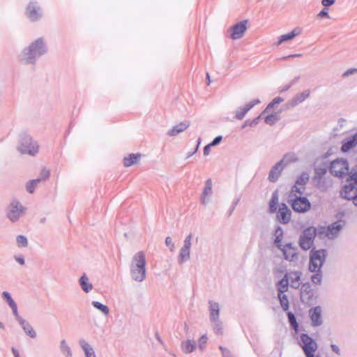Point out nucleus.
Wrapping results in <instances>:
<instances>
[{
    "label": "nucleus",
    "mask_w": 357,
    "mask_h": 357,
    "mask_svg": "<svg viewBox=\"0 0 357 357\" xmlns=\"http://www.w3.org/2000/svg\"><path fill=\"white\" fill-rule=\"evenodd\" d=\"M46 52L47 47L43 38H38L21 52L19 61L22 64H33Z\"/></svg>",
    "instance_id": "f257e3e1"
},
{
    "label": "nucleus",
    "mask_w": 357,
    "mask_h": 357,
    "mask_svg": "<svg viewBox=\"0 0 357 357\" xmlns=\"http://www.w3.org/2000/svg\"><path fill=\"white\" fill-rule=\"evenodd\" d=\"M146 255L144 252L139 251L132 257L130 271L132 280L137 282H143L146 278Z\"/></svg>",
    "instance_id": "f03ea898"
},
{
    "label": "nucleus",
    "mask_w": 357,
    "mask_h": 357,
    "mask_svg": "<svg viewBox=\"0 0 357 357\" xmlns=\"http://www.w3.org/2000/svg\"><path fill=\"white\" fill-rule=\"evenodd\" d=\"M348 174L347 181L351 183L344 185L340 191V195L345 199L351 200L357 206V165L351 169Z\"/></svg>",
    "instance_id": "7ed1b4c3"
},
{
    "label": "nucleus",
    "mask_w": 357,
    "mask_h": 357,
    "mask_svg": "<svg viewBox=\"0 0 357 357\" xmlns=\"http://www.w3.org/2000/svg\"><path fill=\"white\" fill-rule=\"evenodd\" d=\"M209 311V320L213 331L216 334L222 335L223 333V324L220 319V305L218 302L209 300L208 302Z\"/></svg>",
    "instance_id": "20e7f679"
},
{
    "label": "nucleus",
    "mask_w": 357,
    "mask_h": 357,
    "mask_svg": "<svg viewBox=\"0 0 357 357\" xmlns=\"http://www.w3.org/2000/svg\"><path fill=\"white\" fill-rule=\"evenodd\" d=\"M326 250H312L310 252L309 271L314 272L321 270L326 261Z\"/></svg>",
    "instance_id": "39448f33"
},
{
    "label": "nucleus",
    "mask_w": 357,
    "mask_h": 357,
    "mask_svg": "<svg viewBox=\"0 0 357 357\" xmlns=\"http://www.w3.org/2000/svg\"><path fill=\"white\" fill-rule=\"evenodd\" d=\"M299 345L303 350L306 357H315L314 353L317 350V342L306 333L300 335Z\"/></svg>",
    "instance_id": "423d86ee"
},
{
    "label": "nucleus",
    "mask_w": 357,
    "mask_h": 357,
    "mask_svg": "<svg viewBox=\"0 0 357 357\" xmlns=\"http://www.w3.org/2000/svg\"><path fill=\"white\" fill-rule=\"evenodd\" d=\"M17 150L22 154L28 153L34 155L38 151V146L33 142L32 138L27 135L21 136Z\"/></svg>",
    "instance_id": "0eeeda50"
},
{
    "label": "nucleus",
    "mask_w": 357,
    "mask_h": 357,
    "mask_svg": "<svg viewBox=\"0 0 357 357\" xmlns=\"http://www.w3.org/2000/svg\"><path fill=\"white\" fill-rule=\"evenodd\" d=\"M288 199L293 210L296 212L304 213L311 208L310 201L305 197L292 195H289Z\"/></svg>",
    "instance_id": "6e6552de"
},
{
    "label": "nucleus",
    "mask_w": 357,
    "mask_h": 357,
    "mask_svg": "<svg viewBox=\"0 0 357 357\" xmlns=\"http://www.w3.org/2000/svg\"><path fill=\"white\" fill-rule=\"evenodd\" d=\"M25 211L26 208H24L20 202L13 200L7 207L6 214L8 218L12 222H15L24 215Z\"/></svg>",
    "instance_id": "1a4fd4ad"
},
{
    "label": "nucleus",
    "mask_w": 357,
    "mask_h": 357,
    "mask_svg": "<svg viewBox=\"0 0 357 357\" xmlns=\"http://www.w3.org/2000/svg\"><path fill=\"white\" fill-rule=\"evenodd\" d=\"M330 172L332 175L343 178L349 173V163L347 160L337 158L331 162Z\"/></svg>",
    "instance_id": "9d476101"
},
{
    "label": "nucleus",
    "mask_w": 357,
    "mask_h": 357,
    "mask_svg": "<svg viewBox=\"0 0 357 357\" xmlns=\"http://www.w3.org/2000/svg\"><path fill=\"white\" fill-rule=\"evenodd\" d=\"M317 235V228L309 227L305 229L299 238V245L304 250H307L313 245L314 238Z\"/></svg>",
    "instance_id": "9b49d317"
},
{
    "label": "nucleus",
    "mask_w": 357,
    "mask_h": 357,
    "mask_svg": "<svg viewBox=\"0 0 357 357\" xmlns=\"http://www.w3.org/2000/svg\"><path fill=\"white\" fill-rule=\"evenodd\" d=\"M284 255V258L289 261H295L298 259V248L291 243L285 245H279L278 248Z\"/></svg>",
    "instance_id": "f8f14e48"
},
{
    "label": "nucleus",
    "mask_w": 357,
    "mask_h": 357,
    "mask_svg": "<svg viewBox=\"0 0 357 357\" xmlns=\"http://www.w3.org/2000/svg\"><path fill=\"white\" fill-rule=\"evenodd\" d=\"M300 296L302 303L307 304L314 299V291L309 282L303 284L301 287Z\"/></svg>",
    "instance_id": "ddd939ff"
},
{
    "label": "nucleus",
    "mask_w": 357,
    "mask_h": 357,
    "mask_svg": "<svg viewBox=\"0 0 357 357\" xmlns=\"http://www.w3.org/2000/svg\"><path fill=\"white\" fill-rule=\"evenodd\" d=\"M247 20L241 21L230 28L231 31V38L233 40L241 38L247 30Z\"/></svg>",
    "instance_id": "4468645a"
},
{
    "label": "nucleus",
    "mask_w": 357,
    "mask_h": 357,
    "mask_svg": "<svg viewBox=\"0 0 357 357\" xmlns=\"http://www.w3.org/2000/svg\"><path fill=\"white\" fill-rule=\"evenodd\" d=\"M213 194V182L211 178H208L205 181L204 188L203 189V192L200 196V202L201 203L206 206L211 199V197Z\"/></svg>",
    "instance_id": "2eb2a0df"
},
{
    "label": "nucleus",
    "mask_w": 357,
    "mask_h": 357,
    "mask_svg": "<svg viewBox=\"0 0 357 357\" xmlns=\"http://www.w3.org/2000/svg\"><path fill=\"white\" fill-rule=\"evenodd\" d=\"M322 309L320 306L311 308L309 311V315L312 321V326L314 327L319 326L322 324L321 317Z\"/></svg>",
    "instance_id": "dca6fc26"
},
{
    "label": "nucleus",
    "mask_w": 357,
    "mask_h": 357,
    "mask_svg": "<svg viewBox=\"0 0 357 357\" xmlns=\"http://www.w3.org/2000/svg\"><path fill=\"white\" fill-rule=\"evenodd\" d=\"M26 14L31 21H36L42 15V12L36 2L30 1L26 8Z\"/></svg>",
    "instance_id": "f3484780"
},
{
    "label": "nucleus",
    "mask_w": 357,
    "mask_h": 357,
    "mask_svg": "<svg viewBox=\"0 0 357 357\" xmlns=\"http://www.w3.org/2000/svg\"><path fill=\"white\" fill-rule=\"evenodd\" d=\"M287 155H285L283 159L278 162L271 169L268 174V180L271 182L275 183L278 181L279 176H280L282 171L283 169L282 163L284 162V158H286Z\"/></svg>",
    "instance_id": "a211bd4d"
},
{
    "label": "nucleus",
    "mask_w": 357,
    "mask_h": 357,
    "mask_svg": "<svg viewBox=\"0 0 357 357\" xmlns=\"http://www.w3.org/2000/svg\"><path fill=\"white\" fill-rule=\"evenodd\" d=\"M285 275H287L289 282H290V285L292 288L297 289L301 286V277L303 275L301 271H294Z\"/></svg>",
    "instance_id": "6ab92c4d"
},
{
    "label": "nucleus",
    "mask_w": 357,
    "mask_h": 357,
    "mask_svg": "<svg viewBox=\"0 0 357 357\" xmlns=\"http://www.w3.org/2000/svg\"><path fill=\"white\" fill-rule=\"evenodd\" d=\"M259 103L260 100L259 99H255L246 104L244 107H238L235 112V118L238 120L243 119L249 110Z\"/></svg>",
    "instance_id": "aec40b11"
},
{
    "label": "nucleus",
    "mask_w": 357,
    "mask_h": 357,
    "mask_svg": "<svg viewBox=\"0 0 357 357\" xmlns=\"http://www.w3.org/2000/svg\"><path fill=\"white\" fill-rule=\"evenodd\" d=\"M291 212L285 204L280 206L278 211V218L282 224H287L291 220Z\"/></svg>",
    "instance_id": "412c9836"
},
{
    "label": "nucleus",
    "mask_w": 357,
    "mask_h": 357,
    "mask_svg": "<svg viewBox=\"0 0 357 357\" xmlns=\"http://www.w3.org/2000/svg\"><path fill=\"white\" fill-rule=\"evenodd\" d=\"M310 96V91L305 90L301 93H297L294 96V97L289 100L287 106L288 107H294L297 106L298 104L303 102L305 99H307Z\"/></svg>",
    "instance_id": "4be33fe9"
},
{
    "label": "nucleus",
    "mask_w": 357,
    "mask_h": 357,
    "mask_svg": "<svg viewBox=\"0 0 357 357\" xmlns=\"http://www.w3.org/2000/svg\"><path fill=\"white\" fill-rule=\"evenodd\" d=\"M357 145V133L346 138L342 141L341 150L342 152H347Z\"/></svg>",
    "instance_id": "5701e85b"
},
{
    "label": "nucleus",
    "mask_w": 357,
    "mask_h": 357,
    "mask_svg": "<svg viewBox=\"0 0 357 357\" xmlns=\"http://www.w3.org/2000/svg\"><path fill=\"white\" fill-rule=\"evenodd\" d=\"M190 126L189 121H183L178 123L172 127V129L169 130L167 135L170 137H175L179 133L185 130Z\"/></svg>",
    "instance_id": "b1692460"
},
{
    "label": "nucleus",
    "mask_w": 357,
    "mask_h": 357,
    "mask_svg": "<svg viewBox=\"0 0 357 357\" xmlns=\"http://www.w3.org/2000/svg\"><path fill=\"white\" fill-rule=\"evenodd\" d=\"M78 344L84 351L85 357H96L93 348L84 339H80Z\"/></svg>",
    "instance_id": "393cba45"
},
{
    "label": "nucleus",
    "mask_w": 357,
    "mask_h": 357,
    "mask_svg": "<svg viewBox=\"0 0 357 357\" xmlns=\"http://www.w3.org/2000/svg\"><path fill=\"white\" fill-rule=\"evenodd\" d=\"M59 349L63 357H73V350L66 340L62 339L59 342Z\"/></svg>",
    "instance_id": "a878e982"
},
{
    "label": "nucleus",
    "mask_w": 357,
    "mask_h": 357,
    "mask_svg": "<svg viewBox=\"0 0 357 357\" xmlns=\"http://www.w3.org/2000/svg\"><path fill=\"white\" fill-rule=\"evenodd\" d=\"M18 323L21 326L22 328L23 329L24 332L26 335H28L31 338L36 337L37 333L29 321L23 319H20Z\"/></svg>",
    "instance_id": "bb28decb"
},
{
    "label": "nucleus",
    "mask_w": 357,
    "mask_h": 357,
    "mask_svg": "<svg viewBox=\"0 0 357 357\" xmlns=\"http://www.w3.org/2000/svg\"><path fill=\"white\" fill-rule=\"evenodd\" d=\"M79 284L82 291L85 293H89L93 289V284L90 282L88 276L85 273L79 278Z\"/></svg>",
    "instance_id": "cd10ccee"
},
{
    "label": "nucleus",
    "mask_w": 357,
    "mask_h": 357,
    "mask_svg": "<svg viewBox=\"0 0 357 357\" xmlns=\"http://www.w3.org/2000/svg\"><path fill=\"white\" fill-rule=\"evenodd\" d=\"M329 231L328 233V238L333 239L336 238L339 232L342 228V225L340 222H335L328 226Z\"/></svg>",
    "instance_id": "c85d7f7f"
},
{
    "label": "nucleus",
    "mask_w": 357,
    "mask_h": 357,
    "mask_svg": "<svg viewBox=\"0 0 357 357\" xmlns=\"http://www.w3.org/2000/svg\"><path fill=\"white\" fill-rule=\"evenodd\" d=\"M300 33L301 31L298 29H295L288 33L280 36L279 37L278 42L277 43V45L279 46L286 41L292 40L296 36H298Z\"/></svg>",
    "instance_id": "c756f323"
},
{
    "label": "nucleus",
    "mask_w": 357,
    "mask_h": 357,
    "mask_svg": "<svg viewBox=\"0 0 357 357\" xmlns=\"http://www.w3.org/2000/svg\"><path fill=\"white\" fill-rule=\"evenodd\" d=\"M140 158L139 154H130L128 157L124 158L123 165L125 167H130L137 164Z\"/></svg>",
    "instance_id": "7c9ffc66"
},
{
    "label": "nucleus",
    "mask_w": 357,
    "mask_h": 357,
    "mask_svg": "<svg viewBox=\"0 0 357 357\" xmlns=\"http://www.w3.org/2000/svg\"><path fill=\"white\" fill-rule=\"evenodd\" d=\"M289 282L287 275H284V278L277 283L278 294H284L288 291Z\"/></svg>",
    "instance_id": "2f4dec72"
},
{
    "label": "nucleus",
    "mask_w": 357,
    "mask_h": 357,
    "mask_svg": "<svg viewBox=\"0 0 357 357\" xmlns=\"http://www.w3.org/2000/svg\"><path fill=\"white\" fill-rule=\"evenodd\" d=\"M91 305L95 309L100 312L104 316L107 317L109 315V308L108 306L96 301H92Z\"/></svg>",
    "instance_id": "473e14b6"
},
{
    "label": "nucleus",
    "mask_w": 357,
    "mask_h": 357,
    "mask_svg": "<svg viewBox=\"0 0 357 357\" xmlns=\"http://www.w3.org/2000/svg\"><path fill=\"white\" fill-rule=\"evenodd\" d=\"M181 347L185 354L192 353L195 349V342L190 340L183 341L181 343Z\"/></svg>",
    "instance_id": "72a5a7b5"
},
{
    "label": "nucleus",
    "mask_w": 357,
    "mask_h": 357,
    "mask_svg": "<svg viewBox=\"0 0 357 357\" xmlns=\"http://www.w3.org/2000/svg\"><path fill=\"white\" fill-rule=\"evenodd\" d=\"M190 259V250L188 249L181 248L178 256V263L182 264Z\"/></svg>",
    "instance_id": "f704fd0d"
},
{
    "label": "nucleus",
    "mask_w": 357,
    "mask_h": 357,
    "mask_svg": "<svg viewBox=\"0 0 357 357\" xmlns=\"http://www.w3.org/2000/svg\"><path fill=\"white\" fill-rule=\"evenodd\" d=\"M278 204V191L273 192L271 199L269 202V209L271 213L275 212L277 205Z\"/></svg>",
    "instance_id": "c9c22d12"
},
{
    "label": "nucleus",
    "mask_w": 357,
    "mask_h": 357,
    "mask_svg": "<svg viewBox=\"0 0 357 357\" xmlns=\"http://www.w3.org/2000/svg\"><path fill=\"white\" fill-rule=\"evenodd\" d=\"M313 274L311 275V281L314 285H320L322 282L323 274L321 270L318 271L312 272Z\"/></svg>",
    "instance_id": "e433bc0d"
},
{
    "label": "nucleus",
    "mask_w": 357,
    "mask_h": 357,
    "mask_svg": "<svg viewBox=\"0 0 357 357\" xmlns=\"http://www.w3.org/2000/svg\"><path fill=\"white\" fill-rule=\"evenodd\" d=\"M274 235L275 236L274 243L276 247L279 248V245H282L283 230L281 227L279 226L276 228Z\"/></svg>",
    "instance_id": "4c0bfd02"
},
{
    "label": "nucleus",
    "mask_w": 357,
    "mask_h": 357,
    "mask_svg": "<svg viewBox=\"0 0 357 357\" xmlns=\"http://www.w3.org/2000/svg\"><path fill=\"white\" fill-rule=\"evenodd\" d=\"M280 305L284 311L288 310L289 307V300L287 295L284 294H278Z\"/></svg>",
    "instance_id": "58836bf2"
},
{
    "label": "nucleus",
    "mask_w": 357,
    "mask_h": 357,
    "mask_svg": "<svg viewBox=\"0 0 357 357\" xmlns=\"http://www.w3.org/2000/svg\"><path fill=\"white\" fill-rule=\"evenodd\" d=\"M305 190V187L301 186L296 183L292 186L289 195H294L295 196H302Z\"/></svg>",
    "instance_id": "ea45409f"
},
{
    "label": "nucleus",
    "mask_w": 357,
    "mask_h": 357,
    "mask_svg": "<svg viewBox=\"0 0 357 357\" xmlns=\"http://www.w3.org/2000/svg\"><path fill=\"white\" fill-rule=\"evenodd\" d=\"M280 120V117L278 113H273L268 115L265 118V122L266 124L272 126Z\"/></svg>",
    "instance_id": "a19ab883"
},
{
    "label": "nucleus",
    "mask_w": 357,
    "mask_h": 357,
    "mask_svg": "<svg viewBox=\"0 0 357 357\" xmlns=\"http://www.w3.org/2000/svg\"><path fill=\"white\" fill-rule=\"evenodd\" d=\"M41 181V178H36L29 181L26 186V190L29 193H33L35 190V188L38 185V183Z\"/></svg>",
    "instance_id": "79ce46f5"
},
{
    "label": "nucleus",
    "mask_w": 357,
    "mask_h": 357,
    "mask_svg": "<svg viewBox=\"0 0 357 357\" xmlns=\"http://www.w3.org/2000/svg\"><path fill=\"white\" fill-rule=\"evenodd\" d=\"M287 317L290 325L292 326L295 332L297 333L298 331V324L296 321V319L294 314L292 312H289L287 313Z\"/></svg>",
    "instance_id": "37998d69"
},
{
    "label": "nucleus",
    "mask_w": 357,
    "mask_h": 357,
    "mask_svg": "<svg viewBox=\"0 0 357 357\" xmlns=\"http://www.w3.org/2000/svg\"><path fill=\"white\" fill-rule=\"evenodd\" d=\"M16 243L20 248H26L28 246L27 238L24 235H18L16 237Z\"/></svg>",
    "instance_id": "c03bdc74"
},
{
    "label": "nucleus",
    "mask_w": 357,
    "mask_h": 357,
    "mask_svg": "<svg viewBox=\"0 0 357 357\" xmlns=\"http://www.w3.org/2000/svg\"><path fill=\"white\" fill-rule=\"evenodd\" d=\"M309 180L308 174L304 172L301 174V176L296 179V183L301 186L304 187V185L307 183Z\"/></svg>",
    "instance_id": "a18cd8bd"
},
{
    "label": "nucleus",
    "mask_w": 357,
    "mask_h": 357,
    "mask_svg": "<svg viewBox=\"0 0 357 357\" xmlns=\"http://www.w3.org/2000/svg\"><path fill=\"white\" fill-rule=\"evenodd\" d=\"M284 101V99L281 97L275 98L266 107L262 114L267 112L271 108H273L275 105H278Z\"/></svg>",
    "instance_id": "49530a36"
},
{
    "label": "nucleus",
    "mask_w": 357,
    "mask_h": 357,
    "mask_svg": "<svg viewBox=\"0 0 357 357\" xmlns=\"http://www.w3.org/2000/svg\"><path fill=\"white\" fill-rule=\"evenodd\" d=\"M328 231H329L328 226V227H319L317 228V234L320 238H324V237L328 238Z\"/></svg>",
    "instance_id": "de8ad7c7"
},
{
    "label": "nucleus",
    "mask_w": 357,
    "mask_h": 357,
    "mask_svg": "<svg viewBox=\"0 0 357 357\" xmlns=\"http://www.w3.org/2000/svg\"><path fill=\"white\" fill-rule=\"evenodd\" d=\"M192 239V234H189L185 238L184 242H183V245L182 248L184 249H188V250H190L191 245H192V242H191Z\"/></svg>",
    "instance_id": "09e8293b"
},
{
    "label": "nucleus",
    "mask_w": 357,
    "mask_h": 357,
    "mask_svg": "<svg viewBox=\"0 0 357 357\" xmlns=\"http://www.w3.org/2000/svg\"><path fill=\"white\" fill-rule=\"evenodd\" d=\"M327 168L326 167H318L315 169L316 178H321L322 176L326 173Z\"/></svg>",
    "instance_id": "8fccbe9b"
},
{
    "label": "nucleus",
    "mask_w": 357,
    "mask_h": 357,
    "mask_svg": "<svg viewBox=\"0 0 357 357\" xmlns=\"http://www.w3.org/2000/svg\"><path fill=\"white\" fill-rule=\"evenodd\" d=\"M2 296L6 301L9 306L15 303V302L12 298L10 294L8 291H3L2 293Z\"/></svg>",
    "instance_id": "3c124183"
},
{
    "label": "nucleus",
    "mask_w": 357,
    "mask_h": 357,
    "mask_svg": "<svg viewBox=\"0 0 357 357\" xmlns=\"http://www.w3.org/2000/svg\"><path fill=\"white\" fill-rule=\"evenodd\" d=\"M323 17H326L330 19L331 17L328 14V9L324 7L317 15V19H322Z\"/></svg>",
    "instance_id": "603ef678"
},
{
    "label": "nucleus",
    "mask_w": 357,
    "mask_h": 357,
    "mask_svg": "<svg viewBox=\"0 0 357 357\" xmlns=\"http://www.w3.org/2000/svg\"><path fill=\"white\" fill-rule=\"evenodd\" d=\"M10 307L12 309L13 313L17 322H19L20 319H23V318L22 317H20L18 314L17 306L16 303L13 304Z\"/></svg>",
    "instance_id": "864d4df0"
},
{
    "label": "nucleus",
    "mask_w": 357,
    "mask_h": 357,
    "mask_svg": "<svg viewBox=\"0 0 357 357\" xmlns=\"http://www.w3.org/2000/svg\"><path fill=\"white\" fill-rule=\"evenodd\" d=\"M165 244L167 246L169 247V250L171 252H174L175 249L174 243L172 242L171 237L167 236L165 238Z\"/></svg>",
    "instance_id": "5fc2aeb1"
},
{
    "label": "nucleus",
    "mask_w": 357,
    "mask_h": 357,
    "mask_svg": "<svg viewBox=\"0 0 357 357\" xmlns=\"http://www.w3.org/2000/svg\"><path fill=\"white\" fill-rule=\"evenodd\" d=\"M207 342V337L206 335H202L199 340V346L200 349H203L205 347V344Z\"/></svg>",
    "instance_id": "6e6d98bb"
},
{
    "label": "nucleus",
    "mask_w": 357,
    "mask_h": 357,
    "mask_svg": "<svg viewBox=\"0 0 357 357\" xmlns=\"http://www.w3.org/2000/svg\"><path fill=\"white\" fill-rule=\"evenodd\" d=\"M50 171L48 169H46L44 168L41 171L40 176L39 178H41V180L42 179L46 180V179H47L50 177Z\"/></svg>",
    "instance_id": "4d7b16f0"
},
{
    "label": "nucleus",
    "mask_w": 357,
    "mask_h": 357,
    "mask_svg": "<svg viewBox=\"0 0 357 357\" xmlns=\"http://www.w3.org/2000/svg\"><path fill=\"white\" fill-rule=\"evenodd\" d=\"M357 73V68H350L347 70L342 75L343 77H347L350 75H352Z\"/></svg>",
    "instance_id": "13d9d810"
},
{
    "label": "nucleus",
    "mask_w": 357,
    "mask_h": 357,
    "mask_svg": "<svg viewBox=\"0 0 357 357\" xmlns=\"http://www.w3.org/2000/svg\"><path fill=\"white\" fill-rule=\"evenodd\" d=\"M220 349L222 351V357H233V356L227 349L220 346Z\"/></svg>",
    "instance_id": "bf43d9fd"
},
{
    "label": "nucleus",
    "mask_w": 357,
    "mask_h": 357,
    "mask_svg": "<svg viewBox=\"0 0 357 357\" xmlns=\"http://www.w3.org/2000/svg\"><path fill=\"white\" fill-rule=\"evenodd\" d=\"M324 183V182L322 181V178H318L317 187L321 191H325L327 189V186H326Z\"/></svg>",
    "instance_id": "052dcab7"
},
{
    "label": "nucleus",
    "mask_w": 357,
    "mask_h": 357,
    "mask_svg": "<svg viewBox=\"0 0 357 357\" xmlns=\"http://www.w3.org/2000/svg\"><path fill=\"white\" fill-rule=\"evenodd\" d=\"M335 3V0H322L321 4L324 7H329L333 6Z\"/></svg>",
    "instance_id": "680f3d73"
},
{
    "label": "nucleus",
    "mask_w": 357,
    "mask_h": 357,
    "mask_svg": "<svg viewBox=\"0 0 357 357\" xmlns=\"http://www.w3.org/2000/svg\"><path fill=\"white\" fill-rule=\"evenodd\" d=\"M222 139V136H218L216 137L213 141L212 142L210 143V146H217L218 144H219L221 141Z\"/></svg>",
    "instance_id": "e2e57ef3"
},
{
    "label": "nucleus",
    "mask_w": 357,
    "mask_h": 357,
    "mask_svg": "<svg viewBox=\"0 0 357 357\" xmlns=\"http://www.w3.org/2000/svg\"><path fill=\"white\" fill-rule=\"evenodd\" d=\"M14 258L20 265H24L25 264V260L22 255H15Z\"/></svg>",
    "instance_id": "0e129e2a"
},
{
    "label": "nucleus",
    "mask_w": 357,
    "mask_h": 357,
    "mask_svg": "<svg viewBox=\"0 0 357 357\" xmlns=\"http://www.w3.org/2000/svg\"><path fill=\"white\" fill-rule=\"evenodd\" d=\"M331 347L332 351L333 352H335L337 355H338V356L341 355L340 349L339 347L337 344H332L331 345Z\"/></svg>",
    "instance_id": "69168bd1"
},
{
    "label": "nucleus",
    "mask_w": 357,
    "mask_h": 357,
    "mask_svg": "<svg viewBox=\"0 0 357 357\" xmlns=\"http://www.w3.org/2000/svg\"><path fill=\"white\" fill-rule=\"evenodd\" d=\"M212 146H210V144H207L204 148V155L205 156L208 155L210 153L211 148Z\"/></svg>",
    "instance_id": "338daca9"
},
{
    "label": "nucleus",
    "mask_w": 357,
    "mask_h": 357,
    "mask_svg": "<svg viewBox=\"0 0 357 357\" xmlns=\"http://www.w3.org/2000/svg\"><path fill=\"white\" fill-rule=\"evenodd\" d=\"M260 117H261V115L259 116L258 117L255 118V119H253L252 121H250L249 126H256L258 123V121H259Z\"/></svg>",
    "instance_id": "774afa93"
}]
</instances>
